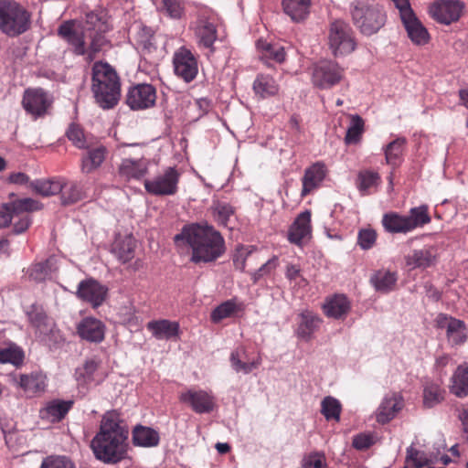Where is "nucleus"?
Listing matches in <instances>:
<instances>
[{
    "label": "nucleus",
    "mask_w": 468,
    "mask_h": 468,
    "mask_svg": "<svg viewBox=\"0 0 468 468\" xmlns=\"http://www.w3.org/2000/svg\"><path fill=\"white\" fill-rule=\"evenodd\" d=\"M177 246L187 245L191 250L190 261L195 264L213 262L226 251L225 240L212 226L192 224L175 236Z\"/></svg>",
    "instance_id": "nucleus-1"
},
{
    "label": "nucleus",
    "mask_w": 468,
    "mask_h": 468,
    "mask_svg": "<svg viewBox=\"0 0 468 468\" xmlns=\"http://www.w3.org/2000/svg\"><path fill=\"white\" fill-rule=\"evenodd\" d=\"M128 430L122 425L116 411L106 412L101 421L100 431L91 441L95 457L106 463H115L127 455Z\"/></svg>",
    "instance_id": "nucleus-2"
},
{
    "label": "nucleus",
    "mask_w": 468,
    "mask_h": 468,
    "mask_svg": "<svg viewBox=\"0 0 468 468\" xmlns=\"http://www.w3.org/2000/svg\"><path fill=\"white\" fill-rule=\"evenodd\" d=\"M91 90L101 108L108 110L117 105L121 97V83L111 65L103 62L94 63Z\"/></svg>",
    "instance_id": "nucleus-3"
},
{
    "label": "nucleus",
    "mask_w": 468,
    "mask_h": 468,
    "mask_svg": "<svg viewBox=\"0 0 468 468\" xmlns=\"http://www.w3.org/2000/svg\"><path fill=\"white\" fill-rule=\"evenodd\" d=\"M31 26L30 13L15 0H0V31L11 37L27 32Z\"/></svg>",
    "instance_id": "nucleus-4"
},
{
    "label": "nucleus",
    "mask_w": 468,
    "mask_h": 468,
    "mask_svg": "<svg viewBox=\"0 0 468 468\" xmlns=\"http://www.w3.org/2000/svg\"><path fill=\"white\" fill-rule=\"evenodd\" d=\"M428 207L425 205L412 207L408 215L396 212L387 213L382 218V225L389 233H408L419 227L430 223Z\"/></svg>",
    "instance_id": "nucleus-5"
},
{
    "label": "nucleus",
    "mask_w": 468,
    "mask_h": 468,
    "mask_svg": "<svg viewBox=\"0 0 468 468\" xmlns=\"http://www.w3.org/2000/svg\"><path fill=\"white\" fill-rule=\"evenodd\" d=\"M352 18L360 32L367 36L377 33L385 24L386 16L382 9L367 0L352 3Z\"/></svg>",
    "instance_id": "nucleus-6"
},
{
    "label": "nucleus",
    "mask_w": 468,
    "mask_h": 468,
    "mask_svg": "<svg viewBox=\"0 0 468 468\" xmlns=\"http://www.w3.org/2000/svg\"><path fill=\"white\" fill-rule=\"evenodd\" d=\"M399 12L400 19L407 32L408 37L416 46H425L429 43L431 37L427 28L416 16L410 7L409 0H392Z\"/></svg>",
    "instance_id": "nucleus-7"
},
{
    "label": "nucleus",
    "mask_w": 468,
    "mask_h": 468,
    "mask_svg": "<svg viewBox=\"0 0 468 468\" xmlns=\"http://www.w3.org/2000/svg\"><path fill=\"white\" fill-rule=\"evenodd\" d=\"M328 41L329 48L335 56L350 54L356 46L351 27L341 20L331 24Z\"/></svg>",
    "instance_id": "nucleus-8"
},
{
    "label": "nucleus",
    "mask_w": 468,
    "mask_h": 468,
    "mask_svg": "<svg viewBox=\"0 0 468 468\" xmlns=\"http://www.w3.org/2000/svg\"><path fill=\"white\" fill-rule=\"evenodd\" d=\"M180 173L175 167H166L162 173L152 178L144 179L147 193L153 196H174L177 193Z\"/></svg>",
    "instance_id": "nucleus-9"
},
{
    "label": "nucleus",
    "mask_w": 468,
    "mask_h": 468,
    "mask_svg": "<svg viewBox=\"0 0 468 468\" xmlns=\"http://www.w3.org/2000/svg\"><path fill=\"white\" fill-rule=\"evenodd\" d=\"M344 76V69L338 63L332 60H321L312 69L313 84L323 90L330 89L338 84Z\"/></svg>",
    "instance_id": "nucleus-10"
},
{
    "label": "nucleus",
    "mask_w": 468,
    "mask_h": 468,
    "mask_svg": "<svg viewBox=\"0 0 468 468\" xmlns=\"http://www.w3.org/2000/svg\"><path fill=\"white\" fill-rule=\"evenodd\" d=\"M463 8L460 0H437L430 5L429 14L438 23L450 25L461 17Z\"/></svg>",
    "instance_id": "nucleus-11"
},
{
    "label": "nucleus",
    "mask_w": 468,
    "mask_h": 468,
    "mask_svg": "<svg viewBox=\"0 0 468 468\" xmlns=\"http://www.w3.org/2000/svg\"><path fill=\"white\" fill-rule=\"evenodd\" d=\"M179 400L187 404L197 414L209 413L216 406V400L210 391L189 388L179 395Z\"/></svg>",
    "instance_id": "nucleus-12"
},
{
    "label": "nucleus",
    "mask_w": 468,
    "mask_h": 468,
    "mask_svg": "<svg viewBox=\"0 0 468 468\" xmlns=\"http://www.w3.org/2000/svg\"><path fill=\"white\" fill-rule=\"evenodd\" d=\"M173 63L175 73L186 82H190L197 77L198 72L197 58L186 47H181L175 52Z\"/></svg>",
    "instance_id": "nucleus-13"
},
{
    "label": "nucleus",
    "mask_w": 468,
    "mask_h": 468,
    "mask_svg": "<svg viewBox=\"0 0 468 468\" xmlns=\"http://www.w3.org/2000/svg\"><path fill=\"white\" fill-rule=\"evenodd\" d=\"M436 323L439 328L445 330L447 341L452 346H461L466 342L467 328L462 320L441 314L437 316Z\"/></svg>",
    "instance_id": "nucleus-14"
},
{
    "label": "nucleus",
    "mask_w": 468,
    "mask_h": 468,
    "mask_svg": "<svg viewBox=\"0 0 468 468\" xmlns=\"http://www.w3.org/2000/svg\"><path fill=\"white\" fill-rule=\"evenodd\" d=\"M25 110L34 117L44 115L52 103L51 97L42 89H28L23 96Z\"/></svg>",
    "instance_id": "nucleus-15"
},
{
    "label": "nucleus",
    "mask_w": 468,
    "mask_h": 468,
    "mask_svg": "<svg viewBox=\"0 0 468 468\" xmlns=\"http://www.w3.org/2000/svg\"><path fill=\"white\" fill-rule=\"evenodd\" d=\"M80 24L76 20L63 22L58 28V35L65 40L77 55L86 54L84 34L80 30Z\"/></svg>",
    "instance_id": "nucleus-16"
},
{
    "label": "nucleus",
    "mask_w": 468,
    "mask_h": 468,
    "mask_svg": "<svg viewBox=\"0 0 468 468\" xmlns=\"http://www.w3.org/2000/svg\"><path fill=\"white\" fill-rule=\"evenodd\" d=\"M404 408V399L399 392H388L379 403L375 415L378 423L385 424L392 420Z\"/></svg>",
    "instance_id": "nucleus-17"
},
{
    "label": "nucleus",
    "mask_w": 468,
    "mask_h": 468,
    "mask_svg": "<svg viewBox=\"0 0 468 468\" xmlns=\"http://www.w3.org/2000/svg\"><path fill=\"white\" fill-rule=\"evenodd\" d=\"M156 91L151 84H138L132 87L126 97L128 106L133 110H144L154 105Z\"/></svg>",
    "instance_id": "nucleus-18"
},
{
    "label": "nucleus",
    "mask_w": 468,
    "mask_h": 468,
    "mask_svg": "<svg viewBox=\"0 0 468 468\" xmlns=\"http://www.w3.org/2000/svg\"><path fill=\"white\" fill-rule=\"evenodd\" d=\"M107 292L106 286L94 279H87L79 283L77 296L93 307H98L105 301Z\"/></svg>",
    "instance_id": "nucleus-19"
},
{
    "label": "nucleus",
    "mask_w": 468,
    "mask_h": 468,
    "mask_svg": "<svg viewBox=\"0 0 468 468\" xmlns=\"http://www.w3.org/2000/svg\"><path fill=\"white\" fill-rule=\"evenodd\" d=\"M43 205L33 198L27 197L16 199L4 206V211H0V228L8 226L12 219L24 211H38L42 209Z\"/></svg>",
    "instance_id": "nucleus-20"
},
{
    "label": "nucleus",
    "mask_w": 468,
    "mask_h": 468,
    "mask_svg": "<svg viewBox=\"0 0 468 468\" xmlns=\"http://www.w3.org/2000/svg\"><path fill=\"white\" fill-rule=\"evenodd\" d=\"M75 377L79 385H99L105 379L106 373L101 369L100 361L92 358L76 369Z\"/></svg>",
    "instance_id": "nucleus-21"
},
{
    "label": "nucleus",
    "mask_w": 468,
    "mask_h": 468,
    "mask_svg": "<svg viewBox=\"0 0 468 468\" xmlns=\"http://www.w3.org/2000/svg\"><path fill=\"white\" fill-rule=\"evenodd\" d=\"M312 237L311 213L305 210L298 215L288 231L291 243L301 246Z\"/></svg>",
    "instance_id": "nucleus-22"
},
{
    "label": "nucleus",
    "mask_w": 468,
    "mask_h": 468,
    "mask_svg": "<svg viewBox=\"0 0 468 468\" xmlns=\"http://www.w3.org/2000/svg\"><path fill=\"white\" fill-rule=\"evenodd\" d=\"M193 29L198 46L212 49L217 39V29L214 22L205 16H199L193 26Z\"/></svg>",
    "instance_id": "nucleus-23"
},
{
    "label": "nucleus",
    "mask_w": 468,
    "mask_h": 468,
    "mask_svg": "<svg viewBox=\"0 0 468 468\" xmlns=\"http://www.w3.org/2000/svg\"><path fill=\"white\" fill-rule=\"evenodd\" d=\"M27 317L31 324L36 327L37 333L47 341L49 335L56 337L58 330L52 319L48 318L42 309L34 305L31 306L30 311L27 312Z\"/></svg>",
    "instance_id": "nucleus-24"
},
{
    "label": "nucleus",
    "mask_w": 468,
    "mask_h": 468,
    "mask_svg": "<svg viewBox=\"0 0 468 468\" xmlns=\"http://www.w3.org/2000/svg\"><path fill=\"white\" fill-rule=\"evenodd\" d=\"M77 332L84 340L92 343H101L105 336V325L99 319L86 317L78 324Z\"/></svg>",
    "instance_id": "nucleus-25"
},
{
    "label": "nucleus",
    "mask_w": 468,
    "mask_h": 468,
    "mask_svg": "<svg viewBox=\"0 0 468 468\" xmlns=\"http://www.w3.org/2000/svg\"><path fill=\"white\" fill-rule=\"evenodd\" d=\"M149 161L144 158H124L119 165V176L126 180L144 178L148 172Z\"/></svg>",
    "instance_id": "nucleus-26"
},
{
    "label": "nucleus",
    "mask_w": 468,
    "mask_h": 468,
    "mask_svg": "<svg viewBox=\"0 0 468 468\" xmlns=\"http://www.w3.org/2000/svg\"><path fill=\"white\" fill-rule=\"evenodd\" d=\"M327 175V168L322 162H316L305 169L303 177L302 196L308 195L319 187Z\"/></svg>",
    "instance_id": "nucleus-27"
},
{
    "label": "nucleus",
    "mask_w": 468,
    "mask_h": 468,
    "mask_svg": "<svg viewBox=\"0 0 468 468\" xmlns=\"http://www.w3.org/2000/svg\"><path fill=\"white\" fill-rule=\"evenodd\" d=\"M135 239L131 234H118L112 245V253L122 263L130 261L134 257Z\"/></svg>",
    "instance_id": "nucleus-28"
},
{
    "label": "nucleus",
    "mask_w": 468,
    "mask_h": 468,
    "mask_svg": "<svg viewBox=\"0 0 468 468\" xmlns=\"http://www.w3.org/2000/svg\"><path fill=\"white\" fill-rule=\"evenodd\" d=\"M299 317L300 322L298 324L295 334L297 337L306 342L310 341L314 332L320 327L322 319L309 310L303 311L299 314Z\"/></svg>",
    "instance_id": "nucleus-29"
},
{
    "label": "nucleus",
    "mask_w": 468,
    "mask_h": 468,
    "mask_svg": "<svg viewBox=\"0 0 468 468\" xmlns=\"http://www.w3.org/2000/svg\"><path fill=\"white\" fill-rule=\"evenodd\" d=\"M445 397V389L441 380L427 379L423 384L422 403L425 408L431 409L441 403Z\"/></svg>",
    "instance_id": "nucleus-30"
},
{
    "label": "nucleus",
    "mask_w": 468,
    "mask_h": 468,
    "mask_svg": "<svg viewBox=\"0 0 468 468\" xmlns=\"http://www.w3.org/2000/svg\"><path fill=\"white\" fill-rule=\"evenodd\" d=\"M72 406V401L54 399L48 402L40 410L39 416L48 422H57L62 420Z\"/></svg>",
    "instance_id": "nucleus-31"
},
{
    "label": "nucleus",
    "mask_w": 468,
    "mask_h": 468,
    "mask_svg": "<svg viewBox=\"0 0 468 468\" xmlns=\"http://www.w3.org/2000/svg\"><path fill=\"white\" fill-rule=\"evenodd\" d=\"M230 365L231 367L238 373L249 374L253 369L257 368L261 363V357H257L254 360L250 361L248 359V353L244 346H238L230 354Z\"/></svg>",
    "instance_id": "nucleus-32"
},
{
    "label": "nucleus",
    "mask_w": 468,
    "mask_h": 468,
    "mask_svg": "<svg viewBox=\"0 0 468 468\" xmlns=\"http://www.w3.org/2000/svg\"><path fill=\"white\" fill-rule=\"evenodd\" d=\"M282 10L294 23L304 21L311 8V0H282Z\"/></svg>",
    "instance_id": "nucleus-33"
},
{
    "label": "nucleus",
    "mask_w": 468,
    "mask_h": 468,
    "mask_svg": "<svg viewBox=\"0 0 468 468\" xmlns=\"http://www.w3.org/2000/svg\"><path fill=\"white\" fill-rule=\"evenodd\" d=\"M147 329L159 340L176 337L179 333V324L166 319L154 320L147 324Z\"/></svg>",
    "instance_id": "nucleus-34"
},
{
    "label": "nucleus",
    "mask_w": 468,
    "mask_h": 468,
    "mask_svg": "<svg viewBox=\"0 0 468 468\" xmlns=\"http://www.w3.org/2000/svg\"><path fill=\"white\" fill-rule=\"evenodd\" d=\"M323 309L326 316L334 319H341L348 314L350 303L344 294H335L326 299Z\"/></svg>",
    "instance_id": "nucleus-35"
},
{
    "label": "nucleus",
    "mask_w": 468,
    "mask_h": 468,
    "mask_svg": "<svg viewBox=\"0 0 468 468\" xmlns=\"http://www.w3.org/2000/svg\"><path fill=\"white\" fill-rule=\"evenodd\" d=\"M436 261V250L432 247H426L415 250L406 257V264L410 269L428 268Z\"/></svg>",
    "instance_id": "nucleus-36"
},
{
    "label": "nucleus",
    "mask_w": 468,
    "mask_h": 468,
    "mask_svg": "<svg viewBox=\"0 0 468 468\" xmlns=\"http://www.w3.org/2000/svg\"><path fill=\"white\" fill-rule=\"evenodd\" d=\"M132 440L135 446L152 448L158 445L160 436L158 431L151 427L136 425L133 430Z\"/></svg>",
    "instance_id": "nucleus-37"
},
{
    "label": "nucleus",
    "mask_w": 468,
    "mask_h": 468,
    "mask_svg": "<svg viewBox=\"0 0 468 468\" xmlns=\"http://www.w3.org/2000/svg\"><path fill=\"white\" fill-rule=\"evenodd\" d=\"M83 28L93 33H107L112 29V24L104 10H96L86 14Z\"/></svg>",
    "instance_id": "nucleus-38"
},
{
    "label": "nucleus",
    "mask_w": 468,
    "mask_h": 468,
    "mask_svg": "<svg viewBox=\"0 0 468 468\" xmlns=\"http://www.w3.org/2000/svg\"><path fill=\"white\" fill-rule=\"evenodd\" d=\"M30 187L42 197L54 196L63 189V177L37 179L30 183Z\"/></svg>",
    "instance_id": "nucleus-39"
},
{
    "label": "nucleus",
    "mask_w": 468,
    "mask_h": 468,
    "mask_svg": "<svg viewBox=\"0 0 468 468\" xmlns=\"http://www.w3.org/2000/svg\"><path fill=\"white\" fill-rule=\"evenodd\" d=\"M397 280V273L388 270H379L370 278V282L376 291L382 293H387L394 290Z\"/></svg>",
    "instance_id": "nucleus-40"
},
{
    "label": "nucleus",
    "mask_w": 468,
    "mask_h": 468,
    "mask_svg": "<svg viewBox=\"0 0 468 468\" xmlns=\"http://www.w3.org/2000/svg\"><path fill=\"white\" fill-rule=\"evenodd\" d=\"M451 392L459 398L468 394V365H460L452 377Z\"/></svg>",
    "instance_id": "nucleus-41"
},
{
    "label": "nucleus",
    "mask_w": 468,
    "mask_h": 468,
    "mask_svg": "<svg viewBox=\"0 0 468 468\" xmlns=\"http://www.w3.org/2000/svg\"><path fill=\"white\" fill-rule=\"evenodd\" d=\"M61 203L65 206L75 204L85 197L81 186L75 181L63 178V189L59 192Z\"/></svg>",
    "instance_id": "nucleus-42"
},
{
    "label": "nucleus",
    "mask_w": 468,
    "mask_h": 468,
    "mask_svg": "<svg viewBox=\"0 0 468 468\" xmlns=\"http://www.w3.org/2000/svg\"><path fill=\"white\" fill-rule=\"evenodd\" d=\"M257 49L261 52L262 59H272L282 63L285 60L284 48L280 45H272L266 40L260 39L256 43Z\"/></svg>",
    "instance_id": "nucleus-43"
},
{
    "label": "nucleus",
    "mask_w": 468,
    "mask_h": 468,
    "mask_svg": "<svg viewBox=\"0 0 468 468\" xmlns=\"http://www.w3.org/2000/svg\"><path fill=\"white\" fill-rule=\"evenodd\" d=\"M253 90L261 98H266L277 94L279 87L270 75L259 74L254 80Z\"/></svg>",
    "instance_id": "nucleus-44"
},
{
    "label": "nucleus",
    "mask_w": 468,
    "mask_h": 468,
    "mask_svg": "<svg viewBox=\"0 0 468 468\" xmlns=\"http://www.w3.org/2000/svg\"><path fill=\"white\" fill-rule=\"evenodd\" d=\"M19 386L28 393L42 392L47 386L46 376L42 373L22 375L19 379Z\"/></svg>",
    "instance_id": "nucleus-45"
},
{
    "label": "nucleus",
    "mask_w": 468,
    "mask_h": 468,
    "mask_svg": "<svg viewBox=\"0 0 468 468\" xmlns=\"http://www.w3.org/2000/svg\"><path fill=\"white\" fill-rule=\"evenodd\" d=\"M405 144L406 139L399 137L383 148L387 164L397 165L400 163Z\"/></svg>",
    "instance_id": "nucleus-46"
},
{
    "label": "nucleus",
    "mask_w": 468,
    "mask_h": 468,
    "mask_svg": "<svg viewBox=\"0 0 468 468\" xmlns=\"http://www.w3.org/2000/svg\"><path fill=\"white\" fill-rule=\"evenodd\" d=\"M437 461V456L429 458L424 452L418 451L410 446L407 449V456L404 468H422L424 465Z\"/></svg>",
    "instance_id": "nucleus-47"
},
{
    "label": "nucleus",
    "mask_w": 468,
    "mask_h": 468,
    "mask_svg": "<svg viewBox=\"0 0 468 468\" xmlns=\"http://www.w3.org/2000/svg\"><path fill=\"white\" fill-rule=\"evenodd\" d=\"M240 310V304H238L234 300H228L212 311L210 315L211 321L213 323H219L224 319L233 317Z\"/></svg>",
    "instance_id": "nucleus-48"
},
{
    "label": "nucleus",
    "mask_w": 468,
    "mask_h": 468,
    "mask_svg": "<svg viewBox=\"0 0 468 468\" xmlns=\"http://www.w3.org/2000/svg\"><path fill=\"white\" fill-rule=\"evenodd\" d=\"M53 260L49 259L44 262L32 264L27 271L31 280L36 282H43L51 277L54 271Z\"/></svg>",
    "instance_id": "nucleus-49"
},
{
    "label": "nucleus",
    "mask_w": 468,
    "mask_h": 468,
    "mask_svg": "<svg viewBox=\"0 0 468 468\" xmlns=\"http://www.w3.org/2000/svg\"><path fill=\"white\" fill-rule=\"evenodd\" d=\"M364 121L359 115L354 114L350 116V123L345 136V143L346 144L359 143L364 133Z\"/></svg>",
    "instance_id": "nucleus-50"
},
{
    "label": "nucleus",
    "mask_w": 468,
    "mask_h": 468,
    "mask_svg": "<svg viewBox=\"0 0 468 468\" xmlns=\"http://www.w3.org/2000/svg\"><path fill=\"white\" fill-rule=\"evenodd\" d=\"M105 148L98 147L89 152L88 156L82 160V171L90 173L99 167L105 159Z\"/></svg>",
    "instance_id": "nucleus-51"
},
{
    "label": "nucleus",
    "mask_w": 468,
    "mask_h": 468,
    "mask_svg": "<svg viewBox=\"0 0 468 468\" xmlns=\"http://www.w3.org/2000/svg\"><path fill=\"white\" fill-rule=\"evenodd\" d=\"M321 412L327 420L338 421L340 420L341 404L333 397H325L321 403Z\"/></svg>",
    "instance_id": "nucleus-52"
},
{
    "label": "nucleus",
    "mask_w": 468,
    "mask_h": 468,
    "mask_svg": "<svg viewBox=\"0 0 468 468\" xmlns=\"http://www.w3.org/2000/svg\"><path fill=\"white\" fill-rule=\"evenodd\" d=\"M213 214L220 225L227 227L234 218V208L226 202H217L213 206Z\"/></svg>",
    "instance_id": "nucleus-53"
},
{
    "label": "nucleus",
    "mask_w": 468,
    "mask_h": 468,
    "mask_svg": "<svg viewBox=\"0 0 468 468\" xmlns=\"http://www.w3.org/2000/svg\"><path fill=\"white\" fill-rule=\"evenodd\" d=\"M24 360L23 350L16 346H10L0 350V363H10L14 366H19Z\"/></svg>",
    "instance_id": "nucleus-54"
},
{
    "label": "nucleus",
    "mask_w": 468,
    "mask_h": 468,
    "mask_svg": "<svg viewBox=\"0 0 468 468\" xmlns=\"http://www.w3.org/2000/svg\"><path fill=\"white\" fill-rule=\"evenodd\" d=\"M327 462L324 452H314L303 456L301 468H326Z\"/></svg>",
    "instance_id": "nucleus-55"
},
{
    "label": "nucleus",
    "mask_w": 468,
    "mask_h": 468,
    "mask_svg": "<svg viewBox=\"0 0 468 468\" xmlns=\"http://www.w3.org/2000/svg\"><path fill=\"white\" fill-rule=\"evenodd\" d=\"M105 33L94 32L90 35V46L86 47V54L87 58L89 60H92L96 54L100 52L107 43L108 40L104 37Z\"/></svg>",
    "instance_id": "nucleus-56"
},
{
    "label": "nucleus",
    "mask_w": 468,
    "mask_h": 468,
    "mask_svg": "<svg viewBox=\"0 0 468 468\" xmlns=\"http://www.w3.org/2000/svg\"><path fill=\"white\" fill-rule=\"evenodd\" d=\"M40 468H75V466L66 456L52 455L43 460Z\"/></svg>",
    "instance_id": "nucleus-57"
},
{
    "label": "nucleus",
    "mask_w": 468,
    "mask_h": 468,
    "mask_svg": "<svg viewBox=\"0 0 468 468\" xmlns=\"http://www.w3.org/2000/svg\"><path fill=\"white\" fill-rule=\"evenodd\" d=\"M377 240V232L370 228L362 229L358 231L357 244L364 250L371 249Z\"/></svg>",
    "instance_id": "nucleus-58"
},
{
    "label": "nucleus",
    "mask_w": 468,
    "mask_h": 468,
    "mask_svg": "<svg viewBox=\"0 0 468 468\" xmlns=\"http://www.w3.org/2000/svg\"><path fill=\"white\" fill-rule=\"evenodd\" d=\"M253 250V246L240 245L236 249V252L233 255V263L237 270L240 271H243L245 270L246 261Z\"/></svg>",
    "instance_id": "nucleus-59"
},
{
    "label": "nucleus",
    "mask_w": 468,
    "mask_h": 468,
    "mask_svg": "<svg viewBox=\"0 0 468 468\" xmlns=\"http://www.w3.org/2000/svg\"><path fill=\"white\" fill-rule=\"evenodd\" d=\"M378 181L379 176L378 173L372 171L361 172L358 175V188L361 192H366L369 188L376 186Z\"/></svg>",
    "instance_id": "nucleus-60"
},
{
    "label": "nucleus",
    "mask_w": 468,
    "mask_h": 468,
    "mask_svg": "<svg viewBox=\"0 0 468 468\" xmlns=\"http://www.w3.org/2000/svg\"><path fill=\"white\" fill-rule=\"evenodd\" d=\"M161 11L169 17L178 19L184 14V7L179 0H162Z\"/></svg>",
    "instance_id": "nucleus-61"
},
{
    "label": "nucleus",
    "mask_w": 468,
    "mask_h": 468,
    "mask_svg": "<svg viewBox=\"0 0 468 468\" xmlns=\"http://www.w3.org/2000/svg\"><path fill=\"white\" fill-rule=\"evenodd\" d=\"M32 211H24L16 215L11 222L14 224V231L16 234H20L27 230L31 224V217L29 213Z\"/></svg>",
    "instance_id": "nucleus-62"
},
{
    "label": "nucleus",
    "mask_w": 468,
    "mask_h": 468,
    "mask_svg": "<svg viewBox=\"0 0 468 468\" xmlns=\"http://www.w3.org/2000/svg\"><path fill=\"white\" fill-rule=\"evenodd\" d=\"M375 437L372 433H360L354 437L353 446L357 450H366L373 445Z\"/></svg>",
    "instance_id": "nucleus-63"
},
{
    "label": "nucleus",
    "mask_w": 468,
    "mask_h": 468,
    "mask_svg": "<svg viewBox=\"0 0 468 468\" xmlns=\"http://www.w3.org/2000/svg\"><path fill=\"white\" fill-rule=\"evenodd\" d=\"M277 266V259L272 258L264 263L260 269L251 273L254 282H257L264 275L270 274Z\"/></svg>",
    "instance_id": "nucleus-64"
}]
</instances>
